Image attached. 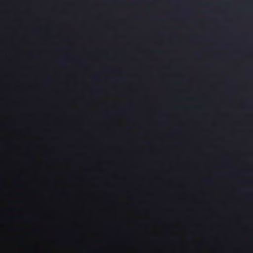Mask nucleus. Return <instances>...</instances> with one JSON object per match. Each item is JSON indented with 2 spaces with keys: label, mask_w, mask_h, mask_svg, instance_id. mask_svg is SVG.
<instances>
[{
  "label": "nucleus",
  "mask_w": 253,
  "mask_h": 253,
  "mask_svg": "<svg viewBox=\"0 0 253 253\" xmlns=\"http://www.w3.org/2000/svg\"><path fill=\"white\" fill-rule=\"evenodd\" d=\"M47 80L48 81H50V79H49V78H47Z\"/></svg>",
  "instance_id": "nucleus-4"
},
{
  "label": "nucleus",
  "mask_w": 253,
  "mask_h": 253,
  "mask_svg": "<svg viewBox=\"0 0 253 253\" xmlns=\"http://www.w3.org/2000/svg\"><path fill=\"white\" fill-rule=\"evenodd\" d=\"M205 182H209L210 180H205Z\"/></svg>",
  "instance_id": "nucleus-3"
},
{
  "label": "nucleus",
  "mask_w": 253,
  "mask_h": 253,
  "mask_svg": "<svg viewBox=\"0 0 253 253\" xmlns=\"http://www.w3.org/2000/svg\"><path fill=\"white\" fill-rule=\"evenodd\" d=\"M93 78L94 80H97V79L96 76H93Z\"/></svg>",
  "instance_id": "nucleus-2"
},
{
  "label": "nucleus",
  "mask_w": 253,
  "mask_h": 253,
  "mask_svg": "<svg viewBox=\"0 0 253 253\" xmlns=\"http://www.w3.org/2000/svg\"><path fill=\"white\" fill-rule=\"evenodd\" d=\"M61 63L62 65H65L67 63V59L66 57H63L61 59Z\"/></svg>",
  "instance_id": "nucleus-1"
}]
</instances>
